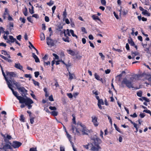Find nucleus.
Listing matches in <instances>:
<instances>
[{"label":"nucleus","mask_w":151,"mask_h":151,"mask_svg":"<svg viewBox=\"0 0 151 151\" xmlns=\"http://www.w3.org/2000/svg\"><path fill=\"white\" fill-rule=\"evenodd\" d=\"M33 103V101L31 99L28 98H24L20 103L22 104H25L27 106L29 109H30L32 108V105H31V104Z\"/></svg>","instance_id":"1"},{"label":"nucleus","mask_w":151,"mask_h":151,"mask_svg":"<svg viewBox=\"0 0 151 151\" xmlns=\"http://www.w3.org/2000/svg\"><path fill=\"white\" fill-rule=\"evenodd\" d=\"M122 84H125L126 86L129 88H134L132 90H134L135 89H139L138 87H134L133 86L132 82L129 80H128L127 78H124L121 82Z\"/></svg>","instance_id":"2"},{"label":"nucleus","mask_w":151,"mask_h":151,"mask_svg":"<svg viewBox=\"0 0 151 151\" xmlns=\"http://www.w3.org/2000/svg\"><path fill=\"white\" fill-rule=\"evenodd\" d=\"M9 143L14 148H19L22 145L21 142L16 141H13L12 143L10 142H9Z\"/></svg>","instance_id":"3"},{"label":"nucleus","mask_w":151,"mask_h":151,"mask_svg":"<svg viewBox=\"0 0 151 151\" xmlns=\"http://www.w3.org/2000/svg\"><path fill=\"white\" fill-rule=\"evenodd\" d=\"M91 122L95 127H97L99 124L98 121V118L95 116H93L91 117Z\"/></svg>","instance_id":"4"},{"label":"nucleus","mask_w":151,"mask_h":151,"mask_svg":"<svg viewBox=\"0 0 151 151\" xmlns=\"http://www.w3.org/2000/svg\"><path fill=\"white\" fill-rule=\"evenodd\" d=\"M7 75L8 77L11 80L12 77H17V75L14 72H8L7 73Z\"/></svg>","instance_id":"5"},{"label":"nucleus","mask_w":151,"mask_h":151,"mask_svg":"<svg viewBox=\"0 0 151 151\" xmlns=\"http://www.w3.org/2000/svg\"><path fill=\"white\" fill-rule=\"evenodd\" d=\"M101 142V140L99 138L96 137L94 139V144L95 146H99V144Z\"/></svg>","instance_id":"6"},{"label":"nucleus","mask_w":151,"mask_h":151,"mask_svg":"<svg viewBox=\"0 0 151 151\" xmlns=\"http://www.w3.org/2000/svg\"><path fill=\"white\" fill-rule=\"evenodd\" d=\"M1 134L2 136L4 137V141L6 143L9 142V140L11 139L12 138L11 136L8 134H7L6 137L5 135L2 133H1Z\"/></svg>","instance_id":"7"},{"label":"nucleus","mask_w":151,"mask_h":151,"mask_svg":"<svg viewBox=\"0 0 151 151\" xmlns=\"http://www.w3.org/2000/svg\"><path fill=\"white\" fill-rule=\"evenodd\" d=\"M19 91L21 92V93L22 94V96H23V94L24 95L27 94V91L25 89V88L24 87H22L21 88H19Z\"/></svg>","instance_id":"8"},{"label":"nucleus","mask_w":151,"mask_h":151,"mask_svg":"<svg viewBox=\"0 0 151 151\" xmlns=\"http://www.w3.org/2000/svg\"><path fill=\"white\" fill-rule=\"evenodd\" d=\"M17 98V99L19 101V102L20 103L22 100L24 98V97L21 96H18L17 92V91L13 92L12 93Z\"/></svg>","instance_id":"9"},{"label":"nucleus","mask_w":151,"mask_h":151,"mask_svg":"<svg viewBox=\"0 0 151 151\" xmlns=\"http://www.w3.org/2000/svg\"><path fill=\"white\" fill-rule=\"evenodd\" d=\"M83 127L82 128L81 130H80L81 131L83 135H88V132H89L88 130L87 129L86 126H83Z\"/></svg>","instance_id":"10"},{"label":"nucleus","mask_w":151,"mask_h":151,"mask_svg":"<svg viewBox=\"0 0 151 151\" xmlns=\"http://www.w3.org/2000/svg\"><path fill=\"white\" fill-rule=\"evenodd\" d=\"M63 33L64 34V36L66 37H63L62 38V40L63 41L65 42H70V40H69V37L66 35V34L65 33V29L64 30V31L63 32Z\"/></svg>","instance_id":"11"},{"label":"nucleus","mask_w":151,"mask_h":151,"mask_svg":"<svg viewBox=\"0 0 151 151\" xmlns=\"http://www.w3.org/2000/svg\"><path fill=\"white\" fill-rule=\"evenodd\" d=\"M47 44L48 45H50L51 46H53L54 43L52 39H50V37H48L46 39Z\"/></svg>","instance_id":"12"},{"label":"nucleus","mask_w":151,"mask_h":151,"mask_svg":"<svg viewBox=\"0 0 151 151\" xmlns=\"http://www.w3.org/2000/svg\"><path fill=\"white\" fill-rule=\"evenodd\" d=\"M9 11L7 8H5L4 13L2 15L3 19H5L7 17L6 15H9Z\"/></svg>","instance_id":"13"},{"label":"nucleus","mask_w":151,"mask_h":151,"mask_svg":"<svg viewBox=\"0 0 151 151\" xmlns=\"http://www.w3.org/2000/svg\"><path fill=\"white\" fill-rule=\"evenodd\" d=\"M101 148L99 146H93L91 147V150L92 151H99V149Z\"/></svg>","instance_id":"14"},{"label":"nucleus","mask_w":151,"mask_h":151,"mask_svg":"<svg viewBox=\"0 0 151 151\" xmlns=\"http://www.w3.org/2000/svg\"><path fill=\"white\" fill-rule=\"evenodd\" d=\"M71 130L72 131V132L73 133H75L74 132V131L75 130V129H76V132L77 133L78 135H79L80 134V132H79V131L78 130V128H76L75 126L73 125H71Z\"/></svg>","instance_id":"15"},{"label":"nucleus","mask_w":151,"mask_h":151,"mask_svg":"<svg viewBox=\"0 0 151 151\" xmlns=\"http://www.w3.org/2000/svg\"><path fill=\"white\" fill-rule=\"evenodd\" d=\"M14 67L18 69L23 70V67L19 63H15L14 65Z\"/></svg>","instance_id":"16"},{"label":"nucleus","mask_w":151,"mask_h":151,"mask_svg":"<svg viewBox=\"0 0 151 151\" xmlns=\"http://www.w3.org/2000/svg\"><path fill=\"white\" fill-rule=\"evenodd\" d=\"M32 56L35 59V62L36 63L40 62V61L39 59L38 58L37 56L34 53H32Z\"/></svg>","instance_id":"17"},{"label":"nucleus","mask_w":151,"mask_h":151,"mask_svg":"<svg viewBox=\"0 0 151 151\" xmlns=\"http://www.w3.org/2000/svg\"><path fill=\"white\" fill-rule=\"evenodd\" d=\"M1 54L4 55H7L8 58H11V57L9 54H8L7 51L6 50H3L1 51Z\"/></svg>","instance_id":"18"},{"label":"nucleus","mask_w":151,"mask_h":151,"mask_svg":"<svg viewBox=\"0 0 151 151\" xmlns=\"http://www.w3.org/2000/svg\"><path fill=\"white\" fill-rule=\"evenodd\" d=\"M0 57L3 59H4L5 60L7 61L9 63H11L12 61V60L10 59H8L6 57L3 55H0Z\"/></svg>","instance_id":"19"},{"label":"nucleus","mask_w":151,"mask_h":151,"mask_svg":"<svg viewBox=\"0 0 151 151\" xmlns=\"http://www.w3.org/2000/svg\"><path fill=\"white\" fill-rule=\"evenodd\" d=\"M131 54L132 56V59H134L135 56L139 55V53L138 52L136 51L135 52L132 51L131 52Z\"/></svg>","instance_id":"20"},{"label":"nucleus","mask_w":151,"mask_h":151,"mask_svg":"<svg viewBox=\"0 0 151 151\" xmlns=\"http://www.w3.org/2000/svg\"><path fill=\"white\" fill-rule=\"evenodd\" d=\"M14 25L13 22H10L9 23V30L10 32L13 29L14 27Z\"/></svg>","instance_id":"21"},{"label":"nucleus","mask_w":151,"mask_h":151,"mask_svg":"<svg viewBox=\"0 0 151 151\" xmlns=\"http://www.w3.org/2000/svg\"><path fill=\"white\" fill-rule=\"evenodd\" d=\"M139 99L142 101H143V100H145L147 102H150V100L147 98L145 97H142L141 98H139Z\"/></svg>","instance_id":"22"},{"label":"nucleus","mask_w":151,"mask_h":151,"mask_svg":"<svg viewBox=\"0 0 151 151\" xmlns=\"http://www.w3.org/2000/svg\"><path fill=\"white\" fill-rule=\"evenodd\" d=\"M137 18L139 21H140L142 19L143 21H146L147 20L146 18H145L144 17H142V18L141 15L138 16H137Z\"/></svg>","instance_id":"23"},{"label":"nucleus","mask_w":151,"mask_h":151,"mask_svg":"<svg viewBox=\"0 0 151 151\" xmlns=\"http://www.w3.org/2000/svg\"><path fill=\"white\" fill-rule=\"evenodd\" d=\"M128 43L130 44L131 46H133L134 45V43L133 41L132 38H131L130 39H128Z\"/></svg>","instance_id":"24"},{"label":"nucleus","mask_w":151,"mask_h":151,"mask_svg":"<svg viewBox=\"0 0 151 151\" xmlns=\"http://www.w3.org/2000/svg\"><path fill=\"white\" fill-rule=\"evenodd\" d=\"M57 27L56 30L60 31H61V29L63 28V25L61 24H60L57 26Z\"/></svg>","instance_id":"25"},{"label":"nucleus","mask_w":151,"mask_h":151,"mask_svg":"<svg viewBox=\"0 0 151 151\" xmlns=\"http://www.w3.org/2000/svg\"><path fill=\"white\" fill-rule=\"evenodd\" d=\"M67 51L68 52V53L70 54V55H71L72 56H74L75 55V52L73 50H67Z\"/></svg>","instance_id":"26"},{"label":"nucleus","mask_w":151,"mask_h":151,"mask_svg":"<svg viewBox=\"0 0 151 151\" xmlns=\"http://www.w3.org/2000/svg\"><path fill=\"white\" fill-rule=\"evenodd\" d=\"M14 84L15 86L17 88L18 90H19V88H21L22 87H21V85L20 83L16 82L15 83H14Z\"/></svg>","instance_id":"27"},{"label":"nucleus","mask_w":151,"mask_h":151,"mask_svg":"<svg viewBox=\"0 0 151 151\" xmlns=\"http://www.w3.org/2000/svg\"><path fill=\"white\" fill-rule=\"evenodd\" d=\"M40 38L41 41L44 40L45 39V37L44 34L42 32L40 33Z\"/></svg>","instance_id":"28"},{"label":"nucleus","mask_w":151,"mask_h":151,"mask_svg":"<svg viewBox=\"0 0 151 151\" xmlns=\"http://www.w3.org/2000/svg\"><path fill=\"white\" fill-rule=\"evenodd\" d=\"M50 113L52 116H57L58 114V112L55 111H52Z\"/></svg>","instance_id":"29"},{"label":"nucleus","mask_w":151,"mask_h":151,"mask_svg":"<svg viewBox=\"0 0 151 151\" xmlns=\"http://www.w3.org/2000/svg\"><path fill=\"white\" fill-rule=\"evenodd\" d=\"M9 38L11 40L10 42H14L16 40V39L15 38H14L13 36L11 35H10L9 36Z\"/></svg>","instance_id":"30"},{"label":"nucleus","mask_w":151,"mask_h":151,"mask_svg":"<svg viewBox=\"0 0 151 151\" xmlns=\"http://www.w3.org/2000/svg\"><path fill=\"white\" fill-rule=\"evenodd\" d=\"M32 81L33 82V83L34 84V85L35 86H39L40 84H39V83L38 82L35 81L34 79H32Z\"/></svg>","instance_id":"31"},{"label":"nucleus","mask_w":151,"mask_h":151,"mask_svg":"<svg viewBox=\"0 0 151 151\" xmlns=\"http://www.w3.org/2000/svg\"><path fill=\"white\" fill-rule=\"evenodd\" d=\"M20 120L21 121L24 122H25V118L23 115H21L20 116Z\"/></svg>","instance_id":"32"},{"label":"nucleus","mask_w":151,"mask_h":151,"mask_svg":"<svg viewBox=\"0 0 151 151\" xmlns=\"http://www.w3.org/2000/svg\"><path fill=\"white\" fill-rule=\"evenodd\" d=\"M142 91H139L137 92V95L139 97H141L142 96Z\"/></svg>","instance_id":"33"},{"label":"nucleus","mask_w":151,"mask_h":151,"mask_svg":"<svg viewBox=\"0 0 151 151\" xmlns=\"http://www.w3.org/2000/svg\"><path fill=\"white\" fill-rule=\"evenodd\" d=\"M5 80L8 86H11V85H12L10 83V82H11V80H10L9 81L8 80L7 78H6Z\"/></svg>","instance_id":"34"},{"label":"nucleus","mask_w":151,"mask_h":151,"mask_svg":"<svg viewBox=\"0 0 151 151\" xmlns=\"http://www.w3.org/2000/svg\"><path fill=\"white\" fill-rule=\"evenodd\" d=\"M122 76V74H120L119 75L117 76L116 78L118 79L119 81H120L121 80Z\"/></svg>","instance_id":"35"},{"label":"nucleus","mask_w":151,"mask_h":151,"mask_svg":"<svg viewBox=\"0 0 151 151\" xmlns=\"http://www.w3.org/2000/svg\"><path fill=\"white\" fill-rule=\"evenodd\" d=\"M67 13L66 12V9H65L64 11L63 12V19H65L67 17Z\"/></svg>","instance_id":"36"},{"label":"nucleus","mask_w":151,"mask_h":151,"mask_svg":"<svg viewBox=\"0 0 151 151\" xmlns=\"http://www.w3.org/2000/svg\"><path fill=\"white\" fill-rule=\"evenodd\" d=\"M54 4V1L52 0H50V2L47 3V4L49 6H51Z\"/></svg>","instance_id":"37"},{"label":"nucleus","mask_w":151,"mask_h":151,"mask_svg":"<svg viewBox=\"0 0 151 151\" xmlns=\"http://www.w3.org/2000/svg\"><path fill=\"white\" fill-rule=\"evenodd\" d=\"M29 12L31 14H32L34 13V7L33 6H32V9H31L30 8H29Z\"/></svg>","instance_id":"38"},{"label":"nucleus","mask_w":151,"mask_h":151,"mask_svg":"<svg viewBox=\"0 0 151 151\" xmlns=\"http://www.w3.org/2000/svg\"><path fill=\"white\" fill-rule=\"evenodd\" d=\"M65 132L67 134V137H68L69 140H71V135H70L68 132L66 131V129H65Z\"/></svg>","instance_id":"39"},{"label":"nucleus","mask_w":151,"mask_h":151,"mask_svg":"<svg viewBox=\"0 0 151 151\" xmlns=\"http://www.w3.org/2000/svg\"><path fill=\"white\" fill-rule=\"evenodd\" d=\"M94 76L95 78L97 80H100V76L97 75L96 73L94 74Z\"/></svg>","instance_id":"40"},{"label":"nucleus","mask_w":151,"mask_h":151,"mask_svg":"<svg viewBox=\"0 0 151 151\" xmlns=\"http://www.w3.org/2000/svg\"><path fill=\"white\" fill-rule=\"evenodd\" d=\"M98 104H102V105L104 104V103L103 101V100L101 99L100 100H99L98 101Z\"/></svg>","instance_id":"41"},{"label":"nucleus","mask_w":151,"mask_h":151,"mask_svg":"<svg viewBox=\"0 0 151 151\" xmlns=\"http://www.w3.org/2000/svg\"><path fill=\"white\" fill-rule=\"evenodd\" d=\"M114 125L116 130L118 132H120V129L117 127L116 124H114Z\"/></svg>","instance_id":"42"},{"label":"nucleus","mask_w":151,"mask_h":151,"mask_svg":"<svg viewBox=\"0 0 151 151\" xmlns=\"http://www.w3.org/2000/svg\"><path fill=\"white\" fill-rule=\"evenodd\" d=\"M128 11L126 9H124L122 11V13L123 15H126L128 13Z\"/></svg>","instance_id":"43"},{"label":"nucleus","mask_w":151,"mask_h":151,"mask_svg":"<svg viewBox=\"0 0 151 151\" xmlns=\"http://www.w3.org/2000/svg\"><path fill=\"white\" fill-rule=\"evenodd\" d=\"M23 12L24 16H27V9L26 7L25 8V10L23 11Z\"/></svg>","instance_id":"44"},{"label":"nucleus","mask_w":151,"mask_h":151,"mask_svg":"<svg viewBox=\"0 0 151 151\" xmlns=\"http://www.w3.org/2000/svg\"><path fill=\"white\" fill-rule=\"evenodd\" d=\"M19 20L21 22H22L24 23L25 22L26 19L24 18H22L21 17L19 18Z\"/></svg>","instance_id":"45"},{"label":"nucleus","mask_w":151,"mask_h":151,"mask_svg":"<svg viewBox=\"0 0 151 151\" xmlns=\"http://www.w3.org/2000/svg\"><path fill=\"white\" fill-rule=\"evenodd\" d=\"M72 116L73 117V119H72L73 123L74 124H76V118H75V116L73 114L72 115Z\"/></svg>","instance_id":"46"},{"label":"nucleus","mask_w":151,"mask_h":151,"mask_svg":"<svg viewBox=\"0 0 151 151\" xmlns=\"http://www.w3.org/2000/svg\"><path fill=\"white\" fill-rule=\"evenodd\" d=\"M101 4L104 6L106 5V2L105 0H101Z\"/></svg>","instance_id":"47"},{"label":"nucleus","mask_w":151,"mask_h":151,"mask_svg":"<svg viewBox=\"0 0 151 151\" xmlns=\"http://www.w3.org/2000/svg\"><path fill=\"white\" fill-rule=\"evenodd\" d=\"M34 117H30V122L31 124H33L34 122Z\"/></svg>","instance_id":"48"},{"label":"nucleus","mask_w":151,"mask_h":151,"mask_svg":"<svg viewBox=\"0 0 151 151\" xmlns=\"http://www.w3.org/2000/svg\"><path fill=\"white\" fill-rule=\"evenodd\" d=\"M50 62L49 61H48L47 62H45V61H44V66H45L47 65H50Z\"/></svg>","instance_id":"49"},{"label":"nucleus","mask_w":151,"mask_h":151,"mask_svg":"<svg viewBox=\"0 0 151 151\" xmlns=\"http://www.w3.org/2000/svg\"><path fill=\"white\" fill-rule=\"evenodd\" d=\"M49 109L51 110H55L57 109V108L55 107L52 106H50L49 107Z\"/></svg>","instance_id":"50"},{"label":"nucleus","mask_w":151,"mask_h":151,"mask_svg":"<svg viewBox=\"0 0 151 151\" xmlns=\"http://www.w3.org/2000/svg\"><path fill=\"white\" fill-rule=\"evenodd\" d=\"M24 77L27 78H29V80L30 79V78H31V74H25L24 75Z\"/></svg>","instance_id":"51"},{"label":"nucleus","mask_w":151,"mask_h":151,"mask_svg":"<svg viewBox=\"0 0 151 151\" xmlns=\"http://www.w3.org/2000/svg\"><path fill=\"white\" fill-rule=\"evenodd\" d=\"M65 33L66 34V35H68L69 36H71L70 34V30H69L68 29H67L66 31H65Z\"/></svg>","instance_id":"52"},{"label":"nucleus","mask_w":151,"mask_h":151,"mask_svg":"<svg viewBox=\"0 0 151 151\" xmlns=\"http://www.w3.org/2000/svg\"><path fill=\"white\" fill-rule=\"evenodd\" d=\"M35 76L36 78H37L39 75V72L38 71H36L34 73Z\"/></svg>","instance_id":"53"},{"label":"nucleus","mask_w":151,"mask_h":151,"mask_svg":"<svg viewBox=\"0 0 151 151\" xmlns=\"http://www.w3.org/2000/svg\"><path fill=\"white\" fill-rule=\"evenodd\" d=\"M98 16H96L95 15H93L91 17L94 20H97V19L98 18Z\"/></svg>","instance_id":"54"},{"label":"nucleus","mask_w":151,"mask_h":151,"mask_svg":"<svg viewBox=\"0 0 151 151\" xmlns=\"http://www.w3.org/2000/svg\"><path fill=\"white\" fill-rule=\"evenodd\" d=\"M99 55L101 56L102 59L103 60H104L105 58V56L103 55V54L101 52L99 53Z\"/></svg>","instance_id":"55"},{"label":"nucleus","mask_w":151,"mask_h":151,"mask_svg":"<svg viewBox=\"0 0 151 151\" xmlns=\"http://www.w3.org/2000/svg\"><path fill=\"white\" fill-rule=\"evenodd\" d=\"M48 99L50 101H54L52 96V95H51L49 96Z\"/></svg>","instance_id":"56"},{"label":"nucleus","mask_w":151,"mask_h":151,"mask_svg":"<svg viewBox=\"0 0 151 151\" xmlns=\"http://www.w3.org/2000/svg\"><path fill=\"white\" fill-rule=\"evenodd\" d=\"M29 151H37L36 147H32L29 149Z\"/></svg>","instance_id":"57"},{"label":"nucleus","mask_w":151,"mask_h":151,"mask_svg":"<svg viewBox=\"0 0 151 151\" xmlns=\"http://www.w3.org/2000/svg\"><path fill=\"white\" fill-rule=\"evenodd\" d=\"M145 116V114L144 113H140L139 115V116L141 117V118H144Z\"/></svg>","instance_id":"58"},{"label":"nucleus","mask_w":151,"mask_h":151,"mask_svg":"<svg viewBox=\"0 0 151 151\" xmlns=\"http://www.w3.org/2000/svg\"><path fill=\"white\" fill-rule=\"evenodd\" d=\"M45 22H49L50 21L49 17L47 16L45 17Z\"/></svg>","instance_id":"59"},{"label":"nucleus","mask_w":151,"mask_h":151,"mask_svg":"<svg viewBox=\"0 0 151 151\" xmlns=\"http://www.w3.org/2000/svg\"><path fill=\"white\" fill-rule=\"evenodd\" d=\"M73 75H74L73 74L70 73H69V79L70 80H72L73 78Z\"/></svg>","instance_id":"60"},{"label":"nucleus","mask_w":151,"mask_h":151,"mask_svg":"<svg viewBox=\"0 0 151 151\" xmlns=\"http://www.w3.org/2000/svg\"><path fill=\"white\" fill-rule=\"evenodd\" d=\"M67 95L68 97L70 98H72L73 97V95L71 93H68L67 94Z\"/></svg>","instance_id":"61"},{"label":"nucleus","mask_w":151,"mask_h":151,"mask_svg":"<svg viewBox=\"0 0 151 151\" xmlns=\"http://www.w3.org/2000/svg\"><path fill=\"white\" fill-rule=\"evenodd\" d=\"M32 17H35L37 19L39 18V16L37 14H34L32 15Z\"/></svg>","instance_id":"62"},{"label":"nucleus","mask_w":151,"mask_h":151,"mask_svg":"<svg viewBox=\"0 0 151 151\" xmlns=\"http://www.w3.org/2000/svg\"><path fill=\"white\" fill-rule=\"evenodd\" d=\"M42 30H46V26L45 24V23H43L42 24Z\"/></svg>","instance_id":"63"},{"label":"nucleus","mask_w":151,"mask_h":151,"mask_svg":"<svg viewBox=\"0 0 151 151\" xmlns=\"http://www.w3.org/2000/svg\"><path fill=\"white\" fill-rule=\"evenodd\" d=\"M55 57V59L57 60H58L59 59L58 56L55 53H53L52 54Z\"/></svg>","instance_id":"64"}]
</instances>
